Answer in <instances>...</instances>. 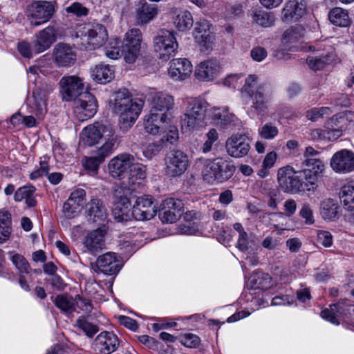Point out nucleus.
Wrapping results in <instances>:
<instances>
[{"label": "nucleus", "instance_id": "nucleus-1", "mask_svg": "<svg viewBox=\"0 0 354 354\" xmlns=\"http://www.w3.org/2000/svg\"><path fill=\"white\" fill-rule=\"evenodd\" d=\"M64 101L74 100V113L80 121L86 120L96 113L97 102L94 95L84 91L82 80L76 75L64 76L59 82Z\"/></svg>", "mask_w": 354, "mask_h": 354}, {"label": "nucleus", "instance_id": "nucleus-2", "mask_svg": "<svg viewBox=\"0 0 354 354\" xmlns=\"http://www.w3.org/2000/svg\"><path fill=\"white\" fill-rule=\"evenodd\" d=\"M277 180L283 192L292 194L314 191L317 187L315 176L309 170L296 171L289 165L278 170Z\"/></svg>", "mask_w": 354, "mask_h": 354}, {"label": "nucleus", "instance_id": "nucleus-3", "mask_svg": "<svg viewBox=\"0 0 354 354\" xmlns=\"http://www.w3.org/2000/svg\"><path fill=\"white\" fill-rule=\"evenodd\" d=\"M57 32L55 25H50L34 35L30 46L26 41L19 43L18 50L26 58L32 57L33 53H43L56 41Z\"/></svg>", "mask_w": 354, "mask_h": 354}, {"label": "nucleus", "instance_id": "nucleus-4", "mask_svg": "<svg viewBox=\"0 0 354 354\" xmlns=\"http://www.w3.org/2000/svg\"><path fill=\"white\" fill-rule=\"evenodd\" d=\"M243 96L252 102L251 111L258 115H263L268 108L270 97L266 93L265 84H258L257 77L249 75L241 88Z\"/></svg>", "mask_w": 354, "mask_h": 354}, {"label": "nucleus", "instance_id": "nucleus-5", "mask_svg": "<svg viewBox=\"0 0 354 354\" xmlns=\"http://www.w3.org/2000/svg\"><path fill=\"white\" fill-rule=\"evenodd\" d=\"M185 113L181 120L183 128L194 130L203 127L207 113L211 111L209 103L203 98L187 100Z\"/></svg>", "mask_w": 354, "mask_h": 354}, {"label": "nucleus", "instance_id": "nucleus-6", "mask_svg": "<svg viewBox=\"0 0 354 354\" xmlns=\"http://www.w3.org/2000/svg\"><path fill=\"white\" fill-rule=\"evenodd\" d=\"M104 138L105 142L111 141V139L115 140L114 149H116L119 144V138L111 127L96 123L84 128L80 134V142L84 147H92Z\"/></svg>", "mask_w": 354, "mask_h": 354}, {"label": "nucleus", "instance_id": "nucleus-7", "mask_svg": "<svg viewBox=\"0 0 354 354\" xmlns=\"http://www.w3.org/2000/svg\"><path fill=\"white\" fill-rule=\"evenodd\" d=\"M178 43L173 32L162 30L160 34L153 39L154 51L163 61H167L175 55L178 48Z\"/></svg>", "mask_w": 354, "mask_h": 354}, {"label": "nucleus", "instance_id": "nucleus-8", "mask_svg": "<svg viewBox=\"0 0 354 354\" xmlns=\"http://www.w3.org/2000/svg\"><path fill=\"white\" fill-rule=\"evenodd\" d=\"M142 35L140 29L133 28L129 30L123 40L121 53L124 60L129 64L136 62L141 48Z\"/></svg>", "mask_w": 354, "mask_h": 354}, {"label": "nucleus", "instance_id": "nucleus-9", "mask_svg": "<svg viewBox=\"0 0 354 354\" xmlns=\"http://www.w3.org/2000/svg\"><path fill=\"white\" fill-rule=\"evenodd\" d=\"M55 3L46 1H35L30 7V22L37 26L48 21L55 12Z\"/></svg>", "mask_w": 354, "mask_h": 354}, {"label": "nucleus", "instance_id": "nucleus-10", "mask_svg": "<svg viewBox=\"0 0 354 354\" xmlns=\"http://www.w3.org/2000/svg\"><path fill=\"white\" fill-rule=\"evenodd\" d=\"M166 172L172 177L181 176L189 166L187 155L180 150L171 151L165 157Z\"/></svg>", "mask_w": 354, "mask_h": 354}, {"label": "nucleus", "instance_id": "nucleus-11", "mask_svg": "<svg viewBox=\"0 0 354 354\" xmlns=\"http://www.w3.org/2000/svg\"><path fill=\"white\" fill-rule=\"evenodd\" d=\"M120 342L113 332L103 331L93 340L91 348L95 354H111L118 348Z\"/></svg>", "mask_w": 354, "mask_h": 354}, {"label": "nucleus", "instance_id": "nucleus-12", "mask_svg": "<svg viewBox=\"0 0 354 354\" xmlns=\"http://www.w3.org/2000/svg\"><path fill=\"white\" fill-rule=\"evenodd\" d=\"M225 149L227 154L232 158L244 157L250 149L249 138L245 134H233L227 139Z\"/></svg>", "mask_w": 354, "mask_h": 354}, {"label": "nucleus", "instance_id": "nucleus-13", "mask_svg": "<svg viewBox=\"0 0 354 354\" xmlns=\"http://www.w3.org/2000/svg\"><path fill=\"white\" fill-rule=\"evenodd\" d=\"M183 208V201H162L157 212L162 223H173L180 217Z\"/></svg>", "mask_w": 354, "mask_h": 354}, {"label": "nucleus", "instance_id": "nucleus-14", "mask_svg": "<svg viewBox=\"0 0 354 354\" xmlns=\"http://www.w3.org/2000/svg\"><path fill=\"white\" fill-rule=\"evenodd\" d=\"M330 167L336 173L351 172L354 170V153L348 149L337 151L330 159Z\"/></svg>", "mask_w": 354, "mask_h": 354}, {"label": "nucleus", "instance_id": "nucleus-15", "mask_svg": "<svg viewBox=\"0 0 354 354\" xmlns=\"http://www.w3.org/2000/svg\"><path fill=\"white\" fill-rule=\"evenodd\" d=\"M105 225L89 232L83 239V245L91 254H96L105 248V236L107 234Z\"/></svg>", "mask_w": 354, "mask_h": 354}, {"label": "nucleus", "instance_id": "nucleus-16", "mask_svg": "<svg viewBox=\"0 0 354 354\" xmlns=\"http://www.w3.org/2000/svg\"><path fill=\"white\" fill-rule=\"evenodd\" d=\"M133 161V156L127 153L120 154L114 157L109 161L108 165L110 174L113 178L122 180L126 176V173L131 168Z\"/></svg>", "mask_w": 354, "mask_h": 354}, {"label": "nucleus", "instance_id": "nucleus-17", "mask_svg": "<svg viewBox=\"0 0 354 354\" xmlns=\"http://www.w3.org/2000/svg\"><path fill=\"white\" fill-rule=\"evenodd\" d=\"M115 142V140L114 139H111L109 142H105L93 155L86 158L84 162L85 168L92 171H96L100 165L114 151Z\"/></svg>", "mask_w": 354, "mask_h": 354}, {"label": "nucleus", "instance_id": "nucleus-18", "mask_svg": "<svg viewBox=\"0 0 354 354\" xmlns=\"http://www.w3.org/2000/svg\"><path fill=\"white\" fill-rule=\"evenodd\" d=\"M351 304L346 299H340L337 303L330 306L321 312V317L330 323L339 325V319L346 315L350 310Z\"/></svg>", "mask_w": 354, "mask_h": 354}, {"label": "nucleus", "instance_id": "nucleus-19", "mask_svg": "<svg viewBox=\"0 0 354 354\" xmlns=\"http://www.w3.org/2000/svg\"><path fill=\"white\" fill-rule=\"evenodd\" d=\"M221 71L219 62L215 59H210L201 62L196 67L194 74L198 80L209 82L215 79Z\"/></svg>", "mask_w": 354, "mask_h": 354}, {"label": "nucleus", "instance_id": "nucleus-20", "mask_svg": "<svg viewBox=\"0 0 354 354\" xmlns=\"http://www.w3.org/2000/svg\"><path fill=\"white\" fill-rule=\"evenodd\" d=\"M85 215L87 220L98 225H105L107 212L102 201H86L84 203Z\"/></svg>", "mask_w": 354, "mask_h": 354}, {"label": "nucleus", "instance_id": "nucleus-21", "mask_svg": "<svg viewBox=\"0 0 354 354\" xmlns=\"http://www.w3.org/2000/svg\"><path fill=\"white\" fill-rule=\"evenodd\" d=\"M141 100H133L128 104V106L124 107L118 113L120 114V123L123 128L131 127L136 122L143 106Z\"/></svg>", "mask_w": 354, "mask_h": 354}, {"label": "nucleus", "instance_id": "nucleus-22", "mask_svg": "<svg viewBox=\"0 0 354 354\" xmlns=\"http://www.w3.org/2000/svg\"><path fill=\"white\" fill-rule=\"evenodd\" d=\"M97 266L105 274H115L121 269L120 257L115 252H106L97 258Z\"/></svg>", "mask_w": 354, "mask_h": 354}, {"label": "nucleus", "instance_id": "nucleus-23", "mask_svg": "<svg viewBox=\"0 0 354 354\" xmlns=\"http://www.w3.org/2000/svg\"><path fill=\"white\" fill-rule=\"evenodd\" d=\"M53 59L59 66H71L76 62V53L68 45L58 44L54 48Z\"/></svg>", "mask_w": 354, "mask_h": 354}, {"label": "nucleus", "instance_id": "nucleus-24", "mask_svg": "<svg viewBox=\"0 0 354 354\" xmlns=\"http://www.w3.org/2000/svg\"><path fill=\"white\" fill-rule=\"evenodd\" d=\"M192 71V64L186 58L174 59L169 68V74L175 80H183Z\"/></svg>", "mask_w": 354, "mask_h": 354}, {"label": "nucleus", "instance_id": "nucleus-25", "mask_svg": "<svg viewBox=\"0 0 354 354\" xmlns=\"http://www.w3.org/2000/svg\"><path fill=\"white\" fill-rule=\"evenodd\" d=\"M87 44L93 48L102 46L107 40L108 34L105 27L99 24H92L86 32Z\"/></svg>", "mask_w": 354, "mask_h": 354}, {"label": "nucleus", "instance_id": "nucleus-26", "mask_svg": "<svg viewBox=\"0 0 354 354\" xmlns=\"http://www.w3.org/2000/svg\"><path fill=\"white\" fill-rule=\"evenodd\" d=\"M156 5L149 3L145 0L139 1L136 9V18L138 24L144 25L152 21L158 15Z\"/></svg>", "mask_w": 354, "mask_h": 354}, {"label": "nucleus", "instance_id": "nucleus-27", "mask_svg": "<svg viewBox=\"0 0 354 354\" xmlns=\"http://www.w3.org/2000/svg\"><path fill=\"white\" fill-rule=\"evenodd\" d=\"M134 218L138 221H145L152 218L157 213L156 205L153 201H136L132 207Z\"/></svg>", "mask_w": 354, "mask_h": 354}, {"label": "nucleus", "instance_id": "nucleus-28", "mask_svg": "<svg viewBox=\"0 0 354 354\" xmlns=\"http://www.w3.org/2000/svg\"><path fill=\"white\" fill-rule=\"evenodd\" d=\"M306 12L305 0H289L282 10L283 20H297L304 16Z\"/></svg>", "mask_w": 354, "mask_h": 354}, {"label": "nucleus", "instance_id": "nucleus-29", "mask_svg": "<svg viewBox=\"0 0 354 354\" xmlns=\"http://www.w3.org/2000/svg\"><path fill=\"white\" fill-rule=\"evenodd\" d=\"M166 120L164 113L150 111L144 120V128L147 133L156 135L164 131Z\"/></svg>", "mask_w": 354, "mask_h": 354}, {"label": "nucleus", "instance_id": "nucleus-30", "mask_svg": "<svg viewBox=\"0 0 354 354\" xmlns=\"http://www.w3.org/2000/svg\"><path fill=\"white\" fill-rule=\"evenodd\" d=\"M112 213L114 219L118 223H126L134 218L130 201H116Z\"/></svg>", "mask_w": 354, "mask_h": 354}, {"label": "nucleus", "instance_id": "nucleus-31", "mask_svg": "<svg viewBox=\"0 0 354 354\" xmlns=\"http://www.w3.org/2000/svg\"><path fill=\"white\" fill-rule=\"evenodd\" d=\"M174 104L173 97L164 93H157L153 97V106L151 112L164 113L165 119L168 118V111Z\"/></svg>", "mask_w": 354, "mask_h": 354}, {"label": "nucleus", "instance_id": "nucleus-32", "mask_svg": "<svg viewBox=\"0 0 354 354\" xmlns=\"http://www.w3.org/2000/svg\"><path fill=\"white\" fill-rule=\"evenodd\" d=\"M133 99H132L129 91L123 88L118 90L112 95L110 104L114 112L118 113L121 110H123L124 107L128 106V104Z\"/></svg>", "mask_w": 354, "mask_h": 354}, {"label": "nucleus", "instance_id": "nucleus-33", "mask_svg": "<svg viewBox=\"0 0 354 354\" xmlns=\"http://www.w3.org/2000/svg\"><path fill=\"white\" fill-rule=\"evenodd\" d=\"M91 76L97 82L106 84L114 78V70L109 64H100L92 70Z\"/></svg>", "mask_w": 354, "mask_h": 354}, {"label": "nucleus", "instance_id": "nucleus-34", "mask_svg": "<svg viewBox=\"0 0 354 354\" xmlns=\"http://www.w3.org/2000/svg\"><path fill=\"white\" fill-rule=\"evenodd\" d=\"M217 180L223 182L230 178L234 171L235 167L230 161L223 158H216Z\"/></svg>", "mask_w": 354, "mask_h": 354}, {"label": "nucleus", "instance_id": "nucleus-35", "mask_svg": "<svg viewBox=\"0 0 354 354\" xmlns=\"http://www.w3.org/2000/svg\"><path fill=\"white\" fill-rule=\"evenodd\" d=\"M12 232V215L5 209L0 210V243L6 242Z\"/></svg>", "mask_w": 354, "mask_h": 354}, {"label": "nucleus", "instance_id": "nucleus-36", "mask_svg": "<svg viewBox=\"0 0 354 354\" xmlns=\"http://www.w3.org/2000/svg\"><path fill=\"white\" fill-rule=\"evenodd\" d=\"M211 117L217 125L224 129H227L234 125L235 116L229 114L225 111L221 110L219 108H212Z\"/></svg>", "mask_w": 354, "mask_h": 354}, {"label": "nucleus", "instance_id": "nucleus-37", "mask_svg": "<svg viewBox=\"0 0 354 354\" xmlns=\"http://www.w3.org/2000/svg\"><path fill=\"white\" fill-rule=\"evenodd\" d=\"M51 300L55 306L62 313L71 314L75 310L74 299L66 295H58L51 297Z\"/></svg>", "mask_w": 354, "mask_h": 354}, {"label": "nucleus", "instance_id": "nucleus-38", "mask_svg": "<svg viewBox=\"0 0 354 354\" xmlns=\"http://www.w3.org/2000/svg\"><path fill=\"white\" fill-rule=\"evenodd\" d=\"M328 19L333 24L340 27H346L351 23L348 12L341 8H333L328 13Z\"/></svg>", "mask_w": 354, "mask_h": 354}, {"label": "nucleus", "instance_id": "nucleus-39", "mask_svg": "<svg viewBox=\"0 0 354 354\" xmlns=\"http://www.w3.org/2000/svg\"><path fill=\"white\" fill-rule=\"evenodd\" d=\"M305 29L301 25H295L287 29L283 34L282 40L286 44L299 41L304 35Z\"/></svg>", "mask_w": 354, "mask_h": 354}, {"label": "nucleus", "instance_id": "nucleus-40", "mask_svg": "<svg viewBox=\"0 0 354 354\" xmlns=\"http://www.w3.org/2000/svg\"><path fill=\"white\" fill-rule=\"evenodd\" d=\"M339 209L337 201H323L321 204V214L325 220H333L337 217Z\"/></svg>", "mask_w": 354, "mask_h": 354}, {"label": "nucleus", "instance_id": "nucleus-41", "mask_svg": "<svg viewBox=\"0 0 354 354\" xmlns=\"http://www.w3.org/2000/svg\"><path fill=\"white\" fill-rule=\"evenodd\" d=\"M86 201H66L63 204V213L67 218L77 216L84 207Z\"/></svg>", "mask_w": 354, "mask_h": 354}, {"label": "nucleus", "instance_id": "nucleus-42", "mask_svg": "<svg viewBox=\"0 0 354 354\" xmlns=\"http://www.w3.org/2000/svg\"><path fill=\"white\" fill-rule=\"evenodd\" d=\"M251 282L253 283L255 289L261 290L268 289L276 284L268 274L262 272L253 274L251 277Z\"/></svg>", "mask_w": 354, "mask_h": 354}, {"label": "nucleus", "instance_id": "nucleus-43", "mask_svg": "<svg viewBox=\"0 0 354 354\" xmlns=\"http://www.w3.org/2000/svg\"><path fill=\"white\" fill-rule=\"evenodd\" d=\"M337 118L333 117L327 121L324 127V140L328 141H335L342 135V130L338 127H335L334 124Z\"/></svg>", "mask_w": 354, "mask_h": 354}, {"label": "nucleus", "instance_id": "nucleus-44", "mask_svg": "<svg viewBox=\"0 0 354 354\" xmlns=\"http://www.w3.org/2000/svg\"><path fill=\"white\" fill-rule=\"evenodd\" d=\"M216 167V158L212 160H205L201 172L204 180L207 183H213L214 181L217 180Z\"/></svg>", "mask_w": 354, "mask_h": 354}, {"label": "nucleus", "instance_id": "nucleus-45", "mask_svg": "<svg viewBox=\"0 0 354 354\" xmlns=\"http://www.w3.org/2000/svg\"><path fill=\"white\" fill-rule=\"evenodd\" d=\"M192 14L188 11L179 13L174 19V24L180 31H185L193 26Z\"/></svg>", "mask_w": 354, "mask_h": 354}, {"label": "nucleus", "instance_id": "nucleus-46", "mask_svg": "<svg viewBox=\"0 0 354 354\" xmlns=\"http://www.w3.org/2000/svg\"><path fill=\"white\" fill-rule=\"evenodd\" d=\"M303 165L308 167V168L304 170H309L315 176V183H316L317 176L322 174L324 169L323 162L317 158H313L304 159Z\"/></svg>", "mask_w": 354, "mask_h": 354}, {"label": "nucleus", "instance_id": "nucleus-47", "mask_svg": "<svg viewBox=\"0 0 354 354\" xmlns=\"http://www.w3.org/2000/svg\"><path fill=\"white\" fill-rule=\"evenodd\" d=\"M253 20L261 26L269 27L274 25L275 17L272 12L259 10L254 14Z\"/></svg>", "mask_w": 354, "mask_h": 354}, {"label": "nucleus", "instance_id": "nucleus-48", "mask_svg": "<svg viewBox=\"0 0 354 354\" xmlns=\"http://www.w3.org/2000/svg\"><path fill=\"white\" fill-rule=\"evenodd\" d=\"M10 260L15 266L16 269L21 273H29L31 268L26 258L19 254L10 252Z\"/></svg>", "mask_w": 354, "mask_h": 354}, {"label": "nucleus", "instance_id": "nucleus-49", "mask_svg": "<svg viewBox=\"0 0 354 354\" xmlns=\"http://www.w3.org/2000/svg\"><path fill=\"white\" fill-rule=\"evenodd\" d=\"M114 198L115 199H130L136 198V199H144L143 196H137L133 193V189L129 188L127 185H124L122 181L121 185L115 187L114 189Z\"/></svg>", "mask_w": 354, "mask_h": 354}, {"label": "nucleus", "instance_id": "nucleus-50", "mask_svg": "<svg viewBox=\"0 0 354 354\" xmlns=\"http://www.w3.org/2000/svg\"><path fill=\"white\" fill-rule=\"evenodd\" d=\"M76 325L88 337H92L99 330V328L96 325L88 322L87 320H86L85 318L82 317L77 319Z\"/></svg>", "mask_w": 354, "mask_h": 354}, {"label": "nucleus", "instance_id": "nucleus-51", "mask_svg": "<svg viewBox=\"0 0 354 354\" xmlns=\"http://www.w3.org/2000/svg\"><path fill=\"white\" fill-rule=\"evenodd\" d=\"M330 62L329 56L324 57H309L307 59V64L310 68L318 71L323 69Z\"/></svg>", "mask_w": 354, "mask_h": 354}, {"label": "nucleus", "instance_id": "nucleus-52", "mask_svg": "<svg viewBox=\"0 0 354 354\" xmlns=\"http://www.w3.org/2000/svg\"><path fill=\"white\" fill-rule=\"evenodd\" d=\"M35 106L36 108V114L42 115L46 111V103L44 94L39 90H35L32 93Z\"/></svg>", "mask_w": 354, "mask_h": 354}, {"label": "nucleus", "instance_id": "nucleus-53", "mask_svg": "<svg viewBox=\"0 0 354 354\" xmlns=\"http://www.w3.org/2000/svg\"><path fill=\"white\" fill-rule=\"evenodd\" d=\"M43 158L44 160H41L39 162V168L30 174V178L31 180H36L39 178L46 176L48 174L50 170L48 165L49 158L44 156Z\"/></svg>", "mask_w": 354, "mask_h": 354}, {"label": "nucleus", "instance_id": "nucleus-54", "mask_svg": "<svg viewBox=\"0 0 354 354\" xmlns=\"http://www.w3.org/2000/svg\"><path fill=\"white\" fill-rule=\"evenodd\" d=\"M145 168V166L141 164L133 162L128 172L126 173V176H131V178L145 179L146 177Z\"/></svg>", "mask_w": 354, "mask_h": 354}, {"label": "nucleus", "instance_id": "nucleus-55", "mask_svg": "<svg viewBox=\"0 0 354 354\" xmlns=\"http://www.w3.org/2000/svg\"><path fill=\"white\" fill-rule=\"evenodd\" d=\"M259 133L261 138L270 140L273 139L278 134V129L269 122L265 124L259 129Z\"/></svg>", "mask_w": 354, "mask_h": 354}, {"label": "nucleus", "instance_id": "nucleus-56", "mask_svg": "<svg viewBox=\"0 0 354 354\" xmlns=\"http://www.w3.org/2000/svg\"><path fill=\"white\" fill-rule=\"evenodd\" d=\"M180 342L189 348H196L200 345L201 339L196 335L186 333L180 336Z\"/></svg>", "mask_w": 354, "mask_h": 354}, {"label": "nucleus", "instance_id": "nucleus-57", "mask_svg": "<svg viewBox=\"0 0 354 354\" xmlns=\"http://www.w3.org/2000/svg\"><path fill=\"white\" fill-rule=\"evenodd\" d=\"M207 140L204 142L201 150L203 153H206L212 150V145L218 138V135L215 129H211L206 134Z\"/></svg>", "mask_w": 354, "mask_h": 354}, {"label": "nucleus", "instance_id": "nucleus-58", "mask_svg": "<svg viewBox=\"0 0 354 354\" xmlns=\"http://www.w3.org/2000/svg\"><path fill=\"white\" fill-rule=\"evenodd\" d=\"M35 192L32 185L24 186L19 188L15 194V199H32Z\"/></svg>", "mask_w": 354, "mask_h": 354}, {"label": "nucleus", "instance_id": "nucleus-59", "mask_svg": "<svg viewBox=\"0 0 354 354\" xmlns=\"http://www.w3.org/2000/svg\"><path fill=\"white\" fill-rule=\"evenodd\" d=\"M66 11L68 13H71L77 17L86 16L88 14V10L83 6L79 2H74L71 5L66 8Z\"/></svg>", "mask_w": 354, "mask_h": 354}, {"label": "nucleus", "instance_id": "nucleus-60", "mask_svg": "<svg viewBox=\"0 0 354 354\" xmlns=\"http://www.w3.org/2000/svg\"><path fill=\"white\" fill-rule=\"evenodd\" d=\"M196 38L198 39L201 46L205 50L212 49L214 36L212 35L209 31H205L202 35H196Z\"/></svg>", "mask_w": 354, "mask_h": 354}, {"label": "nucleus", "instance_id": "nucleus-61", "mask_svg": "<svg viewBox=\"0 0 354 354\" xmlns=\"http://www.w3.org/2000/svg\"><path fill=\"white\" fill-rule=\"evenodd\" d=\"M339 198L354 199V180L348 182L342 185L339 192Z\"/></svg>", "mask_w": 354, "mask_h": 354}, {"label": "nucleus", "instance_id": "nucleus-62", "mask_svg": "<svg viewBox=\"0 0 354 354\" xmlns=\"http://www.w3.org/2000/svg\"><path fill=\"white\" fill-rule=\"evenodd\" d=\"M75 306L76 305L82 311L88 313L93 309V306L88 299L81 297L77 295L75 298Z\"/></svg>", "mask_w": 354, "mask_h": 354}, {"label": "nucleus", "instance_id": "nucleus-63", "mask_svg": "<svg viewBox=\"0 0 354 354\" xmlns=\"http://www.w3.org/2000/svg\"><path fill=\"white\" fill-rule=\"evenodd\" d=\"M317 243L326 248L331 246L333 244V237L331 234L327 231H318Z\"/></svg>", "mask_w": 354, "mask_h": 354}, {"label": "nucleus", "instance_id": "nucleus-64", "mask_svg": "<svg viewBox=\"0 0 354 354\" xmlns=\"http://www.w3.org/2000/svg\"><path fill=\"white\" fill-rule=\"evenodd\" d=\"M161 149V145L158 143H151L147 145L143 150V155L148 159L158 154Z\"/></svg>", "mask_w": 354, "mask_h": 354}]
</instances>
